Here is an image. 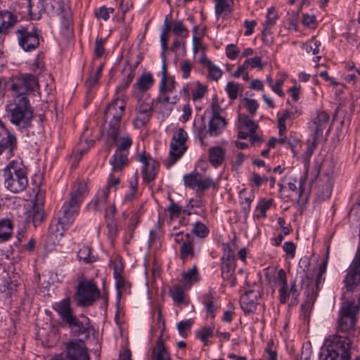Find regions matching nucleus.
<instances>
[{
  "instance_id": "11",
  "label": "nucleus",
  "mask_w": 360,
  "mask_h": 360,
  "mask_svg": "<svg viewBox=\"0 0 360 360\" xmlns=\"http://www.w3.org/2000/svg\"><path fill=\"white\" fill-rule=\"evenodd\" d=\"M187 133L184 129H179L174 134L170 143L169 156L164 160V165L167 168H170L183 156L187 150Z\"/></svg>"
},
{
  "instance_id": "58",
  "label": "nucleus",
  "mask_w": 360,
  "mask_h": 360,
  "mask_svg": "<svg viewBox=\"0 0 360 360\" xmlns=\"http://www.w3.org/2000/svg\"><path fill=\"white\" fill-rule=\"evenodd\" d=\"M208 70L209 77L215 81H217L221 77L222 71L221 70L211 63L206 67Z\"/></svg>"
},
{
  "instance_id": "17",
  "label": "nucleus",
  "mask_w": 360,
  "mask_h": 360,
  "mask_svg": "<svg viewBox=\"0 0 360 360\" xmlns=\"http://www.w3.org/2000/svg\"><path fill=\"white\" fill-rule=\"evenodd\" d=\"M17 147V138L8 129H5V133L0 132V155L5 153L6 159L11 158Z\"/></svg>"
},
{
  "instance_id": "4",
  "label": "nucleus",
  "mask_w": 360,
  "mask_h": 360,
  "mask_svg": "<svg viewBox=\"0 0 360 360\" xmlns=\"http://www.w3.org/2000/svg\"><path fill=\"white\" fill-rule=\"evenodd\" d=\"M2 172L4 184L7 190L17 193L27 188V169L21 161H11Z\"/></svg>"
},
{
  "instance_id": "6",
  "label": "nucleus",
  "mask_w": 360,
  "mask_h": 360,
  "mask_svg": "<svg viewBox=\"0 0 360 360\" xmlns=\"http://www.w3.org/2000/svg\"><path fill=\"white\" fill-rule=\"evenodd\" d=\"M101 297V291L93 279L84 278L78 282L75 293L76 304L79 307L92 306Z\"/></svg>"
},
{
  "instance_id": "18",
  "label": "nucleus",
  "mask_w": 360,
  "mask_h": 360,
  "mask_svg": "<svg viewBox=\"0 0 360 360\" xmlns=\"http://www.w3.org/2000/svg\"><path fill=\"white\" fill-rule=\"evenodd\" d=\"M139 157L140 162L143 164L142 174L144 181L147 182L153 181L158 171V162L145 153H142Z\"/></svg>"
},
{
  "instance_id": "54",
  "label": "nucleus",
  "mask_w": 360,
  "mask_h": 360,
  "mask_svg": "<svg viewBox=\"0 0 360 360\" xmlns=\"http://www.w3.org/2000/svg\"><path fill=\"white\" fill-rule=\"evenodd\" d=\"M179 68L182 72V77L184 79H188L190 77L191 72L193 68V65L190 60L186 59L180 61Z\"/></svg>"
},
{
  "instance_id": "3",
  "label": "nucleus",
  "mask_w": 360,
  "mask_h": 360,
  "mask_svg": "<svg viewBox=\"0 0 360 360\" xmlns=\"http://www.w3.org/2000/svg\"><path fill=\"white\" fill-rule=\"evenodd\" d=\"M126 108V102L121 98H116L108 104L104 113V128L107 136L117 141L119 135L122 133L121 120Z\"/></svg>"
},
{
  "instance_id": "47",
  "label": "nucleus",
  "mask_w": 360,
  "mask_h": 360,
  "mask_svg": "<svg viewBox=\"0 0 360 360\" xmlns=\"http://www.w3.org/2000/svg\"><path fill=\"white\" fill-rule=\"evenodd\" d=\"M273 202V199H262L259 200L257 206V211L259 212L257 217H266V212L271 207Z\"/></svg>"
},
{
  "instance_id": "50",
  "label": "nucleus",
  "mask_w": 360,
  "mask_h": 360,
  "mask_svg": "<svg viewBox=\"0 0 360 360\" xmlns=\"http://www.w3.org/2000/svg\"><path fill=\"white\" fill-rule=\"evenodd\" d=\"M172 32L174 34L181 37H187L188 36V30L183 25L181 21L174 22L172 26Z\"/></svg>"
},
{
  "instance_id": "53",
  "label": "nucleus",
  "mask_w": 360,
  "mask_h": 360,
  "mask_svg": "<svg viewBox=\"0 0 360 360\" xmlns=\"http://www.w3.org/2000/svg\"><path fill=\"white\" fill-rule=\"evenodd\" d=\"M137 184H138V178L137 176L135 175L134 179L129 182L130 184V191L128 193L125 195L124 201L130 202L133 200L136 195L137 192Z\"/></svg>"
},
{
  "instance_id": "48",
  "label": "nucleus",
  "mask_w": 360,
  "mask_h": 360,
  "mask_svg": "<svg viewBox=\"0 0 360 360\" xmlns=\"http://www.w3.org/2000/svg\"><path fill=\"white\" fill-rule=\"evenodd\" d=\"M114 11L113 8H107L103 6L94 11V16L98 20L102 19L104 21H107L110 18V15L113 13Z\"/></svg>"
},
{
  "instance_id": "41",
  "label": "nucleus",
  "mask_w": 360,
  "mask_h": 360,
  "mask_svg": "<svg viewBox=\"0 0 360 360\" xmlns=\"http://www.w3.org/2000/svg\"><path fill=\"white\" fill-rule=\"evenodd\" d=\"M77 257L80 261L86 264L92 263L96 261V257L91 255V249L89 246H83L77 252Z\"/></svg>"
},
{
  "instance_id": "55",
  "label": "nucleus",
  "mask_w": 360,
  "mask_h": 360,
  "mask_svg": "<svg viewBox=\"0 0 360 360\" xmlns=\"http://www.w3.org/2000/svg\"><path fill=\"white\" fill-rule=\"evenodd\" d=\"M1 292L7 297H11L17 291V284L13 281L5 283L0 288Z\"/></svg>"
},
{
  "instance_id": "7",
  "label": "nucleus",
  "mask_w": 360,
  "mask_h": 360,
  "mask_svg": "<svg viewBox=\"0 0 360 360\" xmlns=\"http://www.w3.org/2000/svg\"><path fill=\"white\" fill-rule=\"evenodd\" d=\"M38 14L46 13L50 16H59L64 26L68 27L72 20L70 5L68 0H40Z\"/></svg>"
},
{
  "instance_id": "42",
  "label": "nucleus",
  "mask_w": 360,
  "mask_h": 360,
  "mask_svg": "<svg viewBox=\"0 0 360 360\" xmlns=\"http://www.w3.org/2000/svg\"><path fill=\"white\" fill-rule=\"evenodd\" d=\"M198 26H195L193 30V51L194 55L205 49L201 44L203 33H198Z\"/></svg>"
},
{
  "instance_id": "59",
  "label": "nucleus",
  "mask_w": 360,
  "mask_h": 360,
  "mask_svg": "<svg viewBox=\"0 0 360 360\" xmlns=\"http://www.w3.org/2000/svg\"><path fill=\"white\" fill-rule=\"evenodd\" d=\"M94 141L93 140H81L79 142V144L77 146V151L79 154L81 158L82 155H83L84 153H86L88 150L94 146Z\"/></svg>"
},
{
  "instance_id": "64",
  "label": "nucleus",
  "mask_w": 360,
  "mask_h": 360,
  "mask_svg": "<svg viewBox=\"0 0 360 360\" xmlns=\"http://www.w3.org/2000/svg\"><path fill=\"white\" fill-rule=\"evenodd\" d=\"M283 249L290 258L292 259L295 257L296 245L293 242H292V241L285 242L283 244Z\"/></svg>"
},
{
  "instance_id": "26",
  "label": "nucleus",
  "mask_w": 360,
  "mask_h": 360,
  "mask_svg": "<svg viewBox=\"0 0 360 360\" xmlns=\"http://www.w3.org/2000/svg\"><path fill=\"white\" fill-rule=\"evenodd\" d=\"M109 193L108 188L99 189L94 198L89 203V207L95 211H102L109 204L108 202Z\"/></svg>"
},
{
  "instance_id": "57",
  "label": "nucleus",
  "mask_w": 360,
  "mask_h": 360,
  "mask_svg": "<svg viewBox=\"0 0 360 360\" xmlns=\"http://www.w3.org/2000/svg\"><path fill=\"white\" fill-rule=\"evenodd\" d=\"M226 92L231 100L237 98L239 91V84L233 82H229L226 85Z\"/></svg>"
},
{
  "instance_id": "33",
  "label": "nucleus",
  "mask_w": 360,
  "mask_h": 360,
  "mask_svg": "<svg viewBox=\"0 0 360 360\" xmlns=\"http://www.w3.org/2000/svg\"><path fill=\"white\" fill-rule=\"evenodd\" d=\"M215 13L217 19L225 18L231 13L233 0H215Z\"/></svg>"
},
{
  "instance_id": "24",
  "label": "nucleus",
  "mask_w": 360,
  "mask_h": 360,
  "mask_svg": "<svg viewBox=\"0 0 360 360\" xmlns=\"http://www.w3.org/2000/svg\"><path fill=\"white\" fill-rule=\"evenodd\" d=\"M53 307L65 323L68 322L75 316L71 307L70 297H65L60 302H56Z\"/></svg>"
},
{
  "instance_id": "28",
  "label": "nucleus",
  "mask_w": 360,
  "mask_h": 360,
  "mask_svg": "<svg viewBox=\"0 0 360 360\" xmlns=\"http://www.w3.org/2000/svg\"><path fill=\"white\" fill-rule=\"evenodd\" d=\"M226 150L221 146H214L208 150L209 161L212 166L218 167L224 161Z\"/></svg>"
},
{
  "instance_id": "45",
  "label": "nucleus",
  "mask_w": 360,
  "mask_h": 360,
  "mask_svg": "<svg viewBox=\"0 0 360 360\" xmlns=\"http://www.w3.org/2000/svg\"><path fill=\"white\" fill-rule=\"evenodd\" d=\"M278 115L279 134L280 135H282L286 131V120L289 119H295V117L293 112L288 110L283 111L281 115L278 113Z\"/></svg>"
},
{
  "instance_id": "49",
  "label": "nucleus",
  "mask_w": 360,
  "mask_h": 360,
  "mask_svg": "<svg viewBox=\"0 0 360 360\" xmlns=\"http://www.w3.org/2000/svg\"><path fill=\"white\" fill-rule=\"evenodd\" d=\"M213 335V329L210 327H203L197 333V337L203 342L204 345H208V339Z\"/></svg>"
},
{
  "instance_id": "38",
  "label": "nucleus",
  "mask_w": 360,
  "mask_h": 360,
  "mask_svg": "<svg viewBox=\"0 0 360 360\" xmlns=\"http://www.w3.org/2000/svg\"><path fill=\"white\" fill-rule=\"evenodd\" d=\"M13 224L9 219H4L0 221V240H8L12 235Z\"/></svg>"
},
{
  "instance_id": "2",
  "label": "nucleus",
  "mask_w": 360,
  "mask_h": 360,
  "mask_svg": "<svg viewBox=\"0 0 360 360\" xmlns=\"http://www.w3.org/2000/svg\"><path fill=\"white\" fill-rule=\"evenodd\" d=\"M6 111L9 121L18 129H25L31 125L33 110L25 96L15 95L6 105Z\"/></svg>"
},
{
  "instance_id": "63",
  "label": "nucleus",
  "mask_w": 360,
  "mask_h": 360,
  "mask_svg": "<svg viewBox=\"0 0 360 360\" xmlns=\"http://www.w3.org/2000/svg\"><path fill=\"white\" fill-rule=\"evenodd\" d=\"M244 101L247 110L253 116L259 108L258 103L255 99L250 98H245Z\"/></svg>"
},
{
  "instance_id": "51",
  "label": "nucleus",
  "mask_w": 360,
  "mask_h": 360,
  "mask_svg": "<svg viewBox=\"0 0 360 360\" xmlns=\"http://www.w3.org/2000/svg\"><path fill=\"white\" fill-rule=\"evenodd\" d=\"M193 232L200 238H205L209 233L207 227L200 221H197L193 224Z\"/></svg>"
},
{
  "instance_id": "43",
  "label": "nucleus",
  "mask_w": 360,
  "mask_h": 360,
  "mask_svg": "<svg viewBox=\"0 0 360 360\" xmlns=\"http://www.w3.org/2000/svg\"><path fill=\"white\" fill-rule=\"evenodd\" d=\"M202 303L206 307L208 315L213 319L214 317V311L217 310V304L213 296L211 294L205 295Z\"/></svg>"
},
{
  "instance_id": "37",
  "label": "nucleus",
  "mask_w": 360,
  "mask_h": 360,
  "mask_svg": "<svg viewBox=\"0 0 360 360\" xmlns=\"http://www.w3.org/2000/svg\"><path fill=\"white\" fill-rule=\"evenodd\" d=\"M153 356L155 359V360H171L166 351L161 336L158 339L156 346L153 349Z\"/></svg>"
},
{
  "instance_id": "27",
  "label": "nucleus",
  "mask_w": 360,
  "mask_h": 360,
  "mask_svg": "<svg viewBox=\"0 0 360 360\" xmlns=\"http://www.w3.org/2000/svg\"><path fill=\"white\" fill-rule=\"evenodd\" d=\"M235 268V260L221 259V277L224 280L229 281L231 287L236 285V278L233 276Z\"/></svg>"
},
{
  "instance_id": "14",
  "label": "nucleus",
  "mask_w": 360,
  "mask_h": 360,
  "mask_svg": "<svg viewBox=\"0 0 360 360\" xmlns=\"http://www.w3.org/2000/svg\"><path fill=\"white\" fill-rule=\"evenodd\" d=\"M328 257L324 259L317 269L314 270V274L310 276L305 274V280L303 281L302 286L308 290V293L317 295L321 290L324 281V274L326 271Z\"/></svg>"
},
{
  "instance_id": "9",
  "label": "nucleus",
  "mask_w": 360,
  "mask_h": 360,
  "mask_svg": "<svg viewBox=\"0 0 360 360\" xmlns=\"http://www.w3.org/2000/svg\"><path fill=\"white\" fill-rule=\"evenodd\" d=\"M112 141L117 144V149L110 160L113 172H120L128 163V150L132 144L131 136L126 134L124 128L122 127V133L119 135L117 141Z\"/></svg>"
},
{
  "instance_id": "46",
  "label": "nucleus",
  "mask_w": 360,
  "mask_h": 360,
  "mask_svg": "<svg viewBox=\"0 0 360 360\" xmlns=\"http://www.w3.org/2000/svg\"><path fill=\"white\" fill-rule=\"evenodd\" d=\"M183 279L186 283H189L190 285L198 281L199 275L196 266H193L191 269L184 271L183 273Z\"/></svg>"
},
{
  "instance_id": "25",
  "label": "nucleus",
  "mask_w": 360,
  "mask_h": 360,
  "mask_svg": "<svg viewBox=\"0 0 360 360\" xmlns=\"http://www.w3.org/2000/svg\"><path fill=\"white\" fill-rule=\"evenodd\" d=\"M88 193L87 182L84 180L78 181L72 186L70 200L80 206V204Z\"/></svg>"
},
{
  "instance_id": "30",
  "label": "nucleus",
  "mask_w": 360,
  "mask_h": 360,
  "mask_svg": "<svg viewBox=\"0 0 360 360\" xmlns=\"http://www.w3.org/2000/svg\"><path fill=\"white\" fill-rule=\"evenodd\" d=\"M162 75L160 84V91L172 93L176 87V82H175L173 77L167 75V67L165 62H164L162 64Z\"/></svg>"
},
{
  "instance_id": "8",
  "label": "nucleus",
  "mask_w": 360,
  "mask_h": 360,
  "mask_svg": "<svg viewBox=\"0 0 360 360\" xmlns=\"http://www.w3.org/2000/svg\"><path fill=\"white\" fill-rule=\"evenodd\" d=\"M64 351L49 360H90L87 348L81 339H72L64 343Z\"/></svg>"
},
{
  "instance_id": "13",
  "label": "nucleus",
  "mask_w": 360,
  "mask_h": 360,
  "mask_svg": "<svg viewBox=\"0 0 360 360\" xmlns=\"http://www.w3.org/2000/svg\"><path fill=\"white\" fill-rule=\"evenodd\" d=\"M135 111L136 115L134 120V125L136 128H141L149 122L152 116L153 99L147 94L139 96Z\"/></svg>"
},
{
  "instance_id": "10",
  "label": "nucleus",
  "mask_w": 360,
  "mask_h": 360,
  "mask_svg": "<svg viewBox=\"0 0 360 360\" xmlns=\"http://www.w3.org/2000/svg\"><path fill=\"white\" fill-rule=\"evenodd\" d=\"M15 34L19 46L25 51H32L39 45L40 32L32 23L18 26Z\"/></svg>"
},
{
  "instance_id": "23",
  "label": "nucleus",
  "mask_w": 360,
  "mask_h": 360,
  "mask_svg": "<svg viewBox=\"0 0 360 360\" xmlns=\"http://www.w3.org/2000/svg\"><path fill=\"white\" fill-rule=\"evenodd\" d=\"M258 295L259 292L248 290L240 297V307L245 314L253 313L256 310Z\"/></svg>"
},
{
  "instance_id": "1",
  "label": "nucleus",
  "mask_w": 360,
  "mask_h": 360,
  "mask_svg": "<svg viewBox=\"0 0 360 360\" xmlns=\"http://www.w3.org/2000/svg\"><path fill=\"white\" fill-rule=\"evenodd\" d=\"M343 283L345 301L339 311L338 329L347 333L354 329L360 311V251L348 268Z\"/></svg>"
},
{
  "instance_id": "19",
  "label": "nucleus",
  "mask_w": 360,
  "mask_h": 360,
  "mask_svg": "<svg viewBox=\"0 0 360 360\" xmlns=\"http://www.w3.org/2000/svg\"><path fill=\"white\" fill-rule=\"evenodd\" d=\"M207 92V86L199 82L186 83L181 91V94L186 98H191L194 102L202 99Z\"/></svg>"
},
{
  "instance_id": "39",
  "label": "nucleus",
  "mask_w": 360,
  "mask_h": 360,
  "mask_svg": "<svg viewBox=\"0 0 360 360\" xmlns=\"http://www.w3.org/2000/svg\"><path fill=\"white\" fill-rule=\"evenodd\" d=\"M193 239L187 240L180 247L179 257L184 262L194 257Z\"/></svg>"
},
{
  "instance_id": "61",
  "label": "nucleus",
  "mask_w": 360,
  "mask_h": 360,
  "mask_svg": "<svg viewBox=\"0 0 360 360\" xmlns=\"http://www.w3.org/2000/svg\"><path fill=\"white\" fill-rule=\"evenodd\" d=\"M105 40L103 38L97 37L95 41L94 53L97 58L101 57L105 53L104 44Z\"/></svg>"
},
{
  "instance_id": "16",
  "label": "nucleus",
  "mask_w": 360,
  "mask_h": 360,
  "mask_svg": "<svg viewBox=\"0 0 360 360\" xmlns=\"http://www.w3.org/2000/svg\"><path fill=\"white\" fill-rule=\"evenodd\" d=\"M184 185L192 189L198 188L205 191L210 187L214 186V182L210 177L202 179L201 175L197 172H191L184 176Z\"/></svg>"
},
{
  "instance_id": "35",
  "label": "nucleus",
  "mask_w": 360,
  "mask_h": 360,
  "mask_svg": "<svg viewBox=\"0 0 360 360\" xmlns=\"http://www.w3.org/2000/svg\"><path fill=\"white\" fill-rule=\"evenodd\" d=\"M278 18V13L274 7L268 8L266 20L263 24V35H266L270 33V30L276 24Z\"/></svg>"
},
{
  "instance_id": "36",
  "label": "nucleus",
  "mask_w": 360,
  "mask_h": 360,
  "mask_svg": "<svg viewBox=\"0 0 360 360\" xmlns=\"http://www.w3.org/2000/svg\"><path fill=\"white\" fill-rule=\"evenodd\" d=\"M169 293L174 302H176L178 305L188 304V300H187L186 297V295L182 286L179 285L173 286V288L170 289Z\"/></svg>"
},
{
  "instance_id": "44",
  "label": "nucleus",
  "mask_w": 360,
  "mask_h": 360,
  "mask_svg": "<svg viewBox=\"0 0 360 360\" xmlns=\"http://www.w3.org/2000/svg\"><path fill=\"white\" fill-rule=\"evenodd\" d=\"M169 26L167 23V17L166 18L165 20V27L162 28V31L160 35V41H161V46H162V53L161 56L162 58L163 63L165 62V53L167 49V41H168V36L167 32L169 31Z\"/></svg>"
},
{
  "instance_id": "31",
  "label": "nucleus",
  "mask_w": 360,
  "mask_h": 360,
  "mask_svg": "<svg viewBox=\"0 0 360 360\" xmlns=\"http://www.w3.org/2000/svg\"><path fill=\"white\" fill-rule=\"evenodd\" d=\"M154 82L153 77L150 72H144L134 84V88L141 93H144L153 86Z\"/></svg>"
},
{
  "instance_id": "56",
  "label": "nucleus",
  "mask_w": 360,
  "mask_h": 360,
  "mask_svg": "<svg viewBox=\"0 0 360 360\" xmlns=\"http://www.w3.org/2000/svg\"><path fill=\"white\" fill-rule=\"evenodd\" d=\"M321 44V41L315 39H312L305 44V50L307 53L312 52L314 55H316L319 53Z\"/></svg>"
},
{
  "instance_id": "52",
  "label": "nucleus",
  "mask_w": 360,
  "mask_h": 360,
  "mask_svg": "<svg viewBox=\"0 0 360 360\" xmlns=\"http://www.w3.org/2000/svg\"><path fill=\"white\" fill-rule=\"evenodd\" d=\"M235 246L236 245H235L234 242H231V243L224 244L223 245L224 254L221 257V259L235 260V258H234Z\"/></svg>"
},
{
  "instance_id": "20",
  "label": "nucleus",
  "mask_w": 360,
  "mask_h": 360,
  "mask_svg": "<svg viewBox=\"0 0 360 360\" xmlns=\"http://www.w3.org/2000/svg\"><path fill=\"white\" fill-rule=\"evenodd\" d=\"M79 205L70 200L65 203L61 209L62 215L58 218V222L63 226H68L73 222L78 214Z\"/></svg>"
},
{
  "instance_id": "15",
  "label": "nucleus",
  "mask_w": 360,
  "mask_h": 360,
  "mask_svg": "<svg viewBox=\"0 0 360 360\" xmlns=\"http://www.w3.org/2000/svg\"><path fill=\"white\" fill-rule=\"evenodd\" d=\"M329 120L330 116L326 111L318 110L309 123L311 136L315 140H322L323 131L328 125Z\"/></svg>"
},
{
  "instance_id": "21",
  "label": "nucleus",
  "mask_w": 360,
  "mask_h": 360,
  "mask_svg": "<svg viewBox=\"0 0 360 360\" xmlns=\"http://www.w3.org/2000/svg\"><path fill=\"white\" fill-rule=\"evenodd\" d=\"M84 321H80L77 316H75L66 323L73 335H86V337L89 336L91 330L90 321L86 316H84Z\"/></svg>"
},
{
  "instance_id": "12",
  "label": "nucleus",
  "mask_w": 360,
  "mask_h": 360,
  "mask_svg": "<svg viewBox=\"0 0 360 360\" xmlns=\"http://www.w3.org/2000/svg\"><path fill=\"white\" fill-rule=\"evenodd\" d=\"M351 342L346 337H335L328 347L323 360H350Z\"/></svg>"
},
{
  "instance_id": "29",
  "label": "nucleus",
  "mask_w": 360,
  "mask_h": 360,
  "mask_svg": "<svg viewBox=\"0 0 360 360\" xmlns=\"http://www.w3.org/2000/svg\"><path fill=\"white\" fill-rule=\"evenodd\" d=\"M18 22V16L8 11H0V33L14 26Z\"/></svg>"
},
{
  "instance_id": "22",
  "label": "nucleus",
  "mask_w": 360,
  "mask_h": 360,
  "mask_svg": "<svg viewBox=\"0 0 360 360\" xmlns=\"http://www.w3.org/2000/svg\"><path fill=\"white\" fill-rule=\"evenodd\" d=\"M272 287L276 285L279 287V299L282 304H285L289 297V292H288V283L287 276L285 271L283 269L278 270L276 277L274 278V283L271 281L269 282Z\"/></svg>"
},
{
  "instance_id": "32",
  "label": "nucleus",
  "mask_w": 360,
  "mask_h": 360,
  "mask_svg": "<svg viewBox=\"0 0 360 360\" xmlns=\"http://www.w3.org/2000/svg\"><path fill=\"white\" fill-rule=\"evenodd\" d=\"M44 217L45 214L42 205L34 204L27 211V219L28 220H31L32 221L35 227L43 221Z\"/></svg>"
},
{
  "instance_id": "40",
  "label": "nucleus",
  "mask_w": 360,
  "mask_h": 360,
  "mask_svg": "<svg viewBox=\"0 0 360 360\" xmlns=\"http://www.w3.org/2000/svg\"><path fill=\"white\" fill-rule=\"evenodd\" d=\"M238 121L240 124L239 127H240V129L248 130L249 132L253 134L256 132L257 125L248 116L239 115Z\"/></svg>"
},
{
  "instance_id": "5",
  "label": "nucleus",
  "mask_w": 360,
  "mask_h": 360,
  "mask_svg": "<svg viewBox=\"0 0 360 360\" xmlns=\"http://www.w3.org/2000/svg\"><path fill=\"white\" fill-rule=\"evenodd\" d=\"M32 70L34 74L25 73L19 75L11 85V90L15 95L25 96L31 91L38 90L39 88V81L37 76H39L44 70V65L41 62L36 61L32 65Z\"/></svg>"
},
{
  "instance_id": "62",
  "label": "nucleus",
  "mask_w": 360,
  "mask_h": 360,
  "mask_svg": "<svg viewBox=\"0 0 360 360\" xmlns=\"http://www.w3.org/2000/svg\"><path fill=\"white\" fill-rule=\"evenodd\" d=\"M240 53L239 49L235 44H229L226 47V56L231 60H235Z\"/></svg>"
},
{
  "instance_id": "34",
  "label": "nucleus",
  "mask_w": 360,
  "mask_h": 360,
  "mask_svg": "<svg viewBox=\"0 0 360 360\" xmlns=\"http://www.w3.org/2000/svg\"><path fill=\"white\" fill-rule=\"evenodd\" d=\"M226 125L225 120L219 116L214 115L209 122V129L207 133L211 136H217L223 130Z\"/></svg>"
},
{
  "instance_id": "60",
  "label": "nucleus",
  "mask_w": 360,
  "mask_h": 360,
  "mask_svg": "<svg viewBox=\"0 0 360 360\" xmlns=\"http://www.w3.org/2000/svg\"><path fill=\"white\" fill-rule=\"evenodd\" d=\"M193 323V321L191 319H188L177 323V329L181 336L184 338L187 336L186 330L191 328Z\"/></svg>"
}]
</instances>
